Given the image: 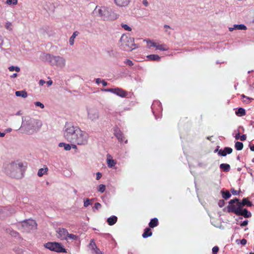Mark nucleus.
I'll use <instances>...</instances> for the list:
<instances>
[{
	"label": "nucleus",
	"mask_w": 254,
	"mask_h": 254,
	"mask_svg": "<svg viewBox=\"0 0 254 254\" xmlns=\"http://www.w3.org/2000/svg\"><path fill=\"white\" fill-rule=\"evenodd\" d=\"M219 167L220 169L225 172H229L231 169L230 165L226 163L221 164Z\"/></svg>",
	"instance_id": "nucleus-21"
},
{
	"label": "nucleus",
	"mask_w": 254,
	"mask_h": 254,
	"mask_svg": "<svg viewBox=\"0 0 254 254\" xmlns=\"http://www.w3.org/2000/svg\"><path fill=\"white\" fill-rule=\"evenodd\" d=\"M247 241L245 239H243L241 240V244L243 245H245L247 244Z\"/></svg>",
	"instance_id": "nucleus-52"
},
{
	"label": "nucleus",
	"mask_w": 254,
	"mask_h": 254,
	"mask_svg": "<svg viewBox=\"0 0 254 254\" xmlns=\"http://www.w3.org/2000/svg\"><path fill=\"white\" fill-rule=\"evenodd\" d=\"M17 209L18 208L11 205L6 207L0 206V215H2L3 216H4L12 214L14 213Z\"/></svg>",
	"instance_id": "nucleus-10"
},
{
	"label": "nucleus",
	"mask_w": 254,
	"mask_h": 254,
	"mask_svg": "<svg viewBox=\"0 0 254 254\" xmlns=\"http://www.w3.org/2000/svg\"><path fill=\"white\" fill-rule=\"evenodd\" d=\"M13 251L15 253V254H22L24 252V250L19 246L14 247L13 248Z\"/></svg>",
	"instance_id": "nucleus-28"
},
{
	"label": "nucleus",
	"mask_w": 254,
	"mask_h": 254,
	"mask_svg": "<svg viewBox=\"0 0 254 254\" xmlns=\"http://www.w3.org/2000/svg\"><path fill=\"white\" fill-rule=\"evenodd\" d=\"M252 202L249 201L248 198H244L241 202L239 201L237 203L236 208H243V207L246 205L252 206Z\"/></svg>",
	"instance_id": "nucleus-16"
},
{
	"label": "nucleus",
	"mask_w": 254,
	"mask_h": 254,
	"mask_svg": "<svg viewBox=\"0 0 254 254\" xmlns=\"http://www.w3.org/2000/svg\"><path fill=\"white\" fill-rule=\"evenodd\" d=\"M107 165L109 168H112L116 164V162L113 159H107Z\"/></svg>",
	"instance_id": "nucleus-31"
},
{
	"label": "nucleus",
	"mask_w": 254,
	"mask_h": 254,
	"mask_svg": "<svg viewBox=\"0 0 254 254\" xmlns=\"http://www.w3.org/2000/svg\"><path fill=\"white\" fill-rule=\"evenodd\" d=\"M17 2V0H7L6 3L7 4H15Z\"/></svg>",
	"instance_id": "nucleus-43"
},
{
	"label": "nucleus",
	"mask_w": 254,
	"mask_h": 254,
	"mask_svg": "<svg viewBox=\"0 0 254 254\" xmlns=\"http://www.w3.org/2000/svg\"><path fill=\"white\" fill-rule=\"evenodd\" d=\"M94 11L104 20H114L118 17V14L115 13L111 8L108 7L96 6Z\"/></svg>",
	"instance_id": "nucleus-4"
},
{
	"label": "nucleus",
	"mask_w": 254,
	"mask_h": 254,
	"mask_svg": "<svg viewBox=\"0 0 254 254\" xmlns=\"http://www.w3.org/2000/svg\"><path fill=\"white\" fill-rule=\"evenodd\" d=\"M233 149L229 147H225L224 149H220L218 152V155L221 156H226L227 154H231L232 152Z\"/></svg>",
	"instance_id": "nucleus-19"
},
{
	"label": "nucleus",
	"mask_w": 254,
	"mask_h": 254,
	"mask_svg": "<svg viewBox=\"0 0 254 254\" xmlns=\"http://www.w3.org/2000/svg\"><path fill=\"white\" fill-rule=\"evenodd\" d=\"M241 96H242L243 98H245L247 99L248 100H251V99H252L251 98H249V97H248L246 96H245V95H244V94H242V95H241Z\"/></svg>",
	"instance_id": "nucleus-62"
},
{
	"label": "nucleus",
	"mask_w": 254,
	"mask_h": 254,
	"mask_svg": "<svg viewBox=\"0 0 254 254\" xmlns=\"http://www.w3.org/2000/svg\"><path fill=\"white\" fill-rule=\"evenodd\" d=\"M147 46L149 48H151L152 47H153V46L152 45V43H155V42H151L150 41H148L147 42Z\"/></svg>",
	"instance_id": "nucleus-53"
},
{
	"label": "nucleus",
	"mask_w": 254,
	"mask_h": 254,
	"mask_svg": "<svg viewBox=\"0 0 254 254\" xmlns=\"http://www.w3.org/2000/svg\"><path fill=\"white\" fill-rule=\"evenodd\" d=\"M236 114L240 117H242L246 114L245 110L242 108H239L237 111H236Z\"/></svg>",
	"instance_id": "nucleus-29"
},
{
	"label": "nucleus",
	"mask_w": 254,
	"mask_h": 254,
	"mask_svg": "<svg viewBox=\"0 0 254 254\" xmlns=\"http://www.w3.org/2000/svg\"><path fill=\"white\" fill-rule=\"evenodd\" d=\"M89 249L91 250L93 254H103L102 252L97 247L94 239L90 240V243L88 246Z\"/></svg>",
	"instance_id": "nucleus-13"
},
{
	"label": "nucleus",
	"mask_w": 254,
	"mask_h": 254,
	"mask_svg": "<svg viewBox=\"0 0 254 254\" xmlns=\"http://www.w3.org/2000/svg\"><path fill=\"white\" fill-rule=\"evenodd\" d=\"M42 123L39 120L29 117H22V124L18 129L27 134H32L37 132L42 127Z\"/></svg>",
	"instance_id": "nucleus-2"
},
{
	"label": "nucleus",
	"mask_w": 254,
	"mask_h": 254,
	"mask_svg": "<svg viewBox=\"0 0 254 254\" xmlns=\"http://www.w3.org/2000/svg\"><path fill=\"white\" fill-rule=\"evenodd\" d=\"M45 247L53 251L58 253H65L66 250L60 243L57 242H48L45 245Z\"/></svg>",
	"instance_id": "nucleus-8"
},
{
	"label": "nucleus",
	"mask_w": 254,
	"mask_h": 254,
	"mask_svg": "<svg viewBox=\"0 0 254 254\" xmlns=\"http://www.w3.org/2000/svg\"><path fill=\"white\" fill-rule=\"evenodd\" d=\"M149 222H151V223L158 222V219L157 218H152L150 220Z\"/></svg>",
	"instance_id": "nucleus-54"
},
{
	"label": "nucleus",
	"mask_w": 254,
	"mask_h": 254,
	"mask_svg": "<svg viewBox=\"0 0 254 254\" xmlns=\"http://www.w3.org/2000/svg\"><path fill=\"white\" fill-rule=\"evenodd\" d=\"M103 90L105 92H111L122 98L126 97L128 94L127 92L119 87L107 88L104 89Z\"/></svg>",
	"instance_id": "nucleus-9"
},
{
	"label": "nucleus",
	"mask_w": 254,
	"mask_h": 254,
	"mask_svg": "<svg viewBox=\"0 0 254 254\" xmlns=\"http://www.w3.org/2000/svg\"><path fill=\"white\" fill-rule=\"evenodd\" d=\"M59 146L60 147H64L65 150H70L71 148V146L69 144H66L64 142H61L59 144Z\"/></svg>",
	"instance_id": "nucleus-30"
},
{
	"label": "nucleus",
	"mask_w": 254,
	"mask_h": 254,
	"mask_svg": "<svg viewBox=\"0 0 254 254\" xmlns=\"http://www.w3.org/2000/svg\"><path fill=\"white\" fill-rule=\"evenodd\" d=\"M114 133L115 136L118 138L120 142H122L124 140L123 134L121 130L117 127H114Z\"/></svg>",
	"instance_id": "nucleus-18"
},
{
	"label": "nucleus",
	"mask_w": 254,
	"mask_h": 254,
	"mask_svg": "<svg viewBox=\"0 0 254 254\" xmlns=\"http://www.w3.org/2000/svg\"><path fill=\"white\" fill-rule=\"evenodd\" d=\"M142 4L145 6H147L148 5V2L147 1V0H143L142 1Z\"/></svg>",
	"instance_id": "nucleus-56"
},
{
	"label": "nucleus",
	"mask_w": 254,
	"mask_h": 254,
	"mask_svg": "<svg viewBox=\"0 0 254 254\" xmlns=\"http://www.w3.org/2000/svg\"><path fill=\"white\" fill-rule=\"evenodd\" d=\"M239 199L237 197H235L234 199H231L229 201V205L228 206L231 205H235L234 203L236 202V204L239 202Z\"/></svg>",
	"instance_id": "nucleus-37"
},
{
	"label": "nucleus",
	"mask_w": 254,
	"mask_h": 254,
	"mask_svg": "<svg viewBox=\"0 0 254 254\" xmlns=\"http://www.w3.org/2000/svg\"><path fill=\"white\" fill-rule=\"evenodd\" d=\"M124 63L128 65L129 66H131L133 65V62L128 59L126 60Z\"/></svg>",
	"instance_id": "nucleus-42"
},
{
	"label": "nucleus",
	"mask_w": 254,
	"mask_h": 254,
	"mask_svg": "<svg viewBox=\"0 0 254 254\" xmlns=\"http://www.w3.org/2000/svg\"><path fill=\"white\" fill-rule=\"evenodd\" d=\"M231 191L233 195H238L239 194V191H237L235 190L234 189L232 188L231 189Z\"/></svg>",
	"instance_id": "nucleus-47"
},
{
	"label": "nucleus",
	"mask_w": 254,
	"mask_h": 254,
	"mask_svg": "<svg viewBox=\"0 0 254 254\" xmlns=\"http://www.w3.org/2000/svg\"><path fill=\"white\" fill-rule=\"evenodd\" d=\"M102 177V174L101 173L98 172L96 173V179L97 180H99Z\"/></svg>",
	"instance_id": "nucleus-51"
},
{
	"label": "nucleus",
	"mask_w": 254,
	"mask_h": 254,
	"mask_svg": "<svg viewBox=\"0 0 254 254\" xmlns=\"http://www.w3.org/2000/svg\"><path fill=\"white\" fill-rule=\"evenodd\" d=\"M7 232L9 233L11 236L14 237H16L18 235V233L13 230H10L9 229Z\"/></svg>",
	"instance_id": "nucleus-39"
},
{
	"label": "nucleus",
	"mask_w": 254,
	"mask_h": 254,
	"mask_svg": "<svg viewBox=\"0 0 254 254\" xmlns=\"http://www.w3.org/2000/svg\"><path fill=\"white\" fill-rule=\"evenodd\" d=\"M48 170V168L47 167L45 168H41L38 170V176L39 177H42L45 173H46Z\"/></svg>",
	"instance_id": "nucleus-32"
},
{
	"label": "nucleus",
	"mask_w": 254,
	"mask_h": 254,
	"mask_svg": "<svg viewBox=\"0 0 254 254\" xmlns=\"http://www.w3.org/2000/svg\"><path fill=\"white\" fill-rule=\"evenodd\" d=\"M88 118L92 121H95L99 118V112L96 109L88 110Z\"/></svg>",
	"instance_id": "nucleus-12"
},
{
	"label": "nucleus",
	"mask_w": 254,
	"mask_h": 254,
	"mask_svg": "<svg viewBox=\"0 0 254 254\" xmlns=\"http://www.w3.org/2000/svg\"><path fill=\"white\" fill-rule=\"evenodd\" d=\"M225 201L223 199H221L218 201V205L220 207H222L225 205Z\"/></svg>",
	"instance_id": "nucleus-45"
},
{
	"label": "nucleus",
	"mask_w": 254,
	"mask_h": 254,
	"mask_svg": "<svg viewBox=\"0 0 254 254\" xmlns=\"http://www.w3.org/2000/svg\"><path fill=\"white\" fill-rule=\"evenodd\" d=\"M34 104H35V106L40 107L42 109H43L44 108V104L40 102H35Z\"/></svg>",
	"instance_id": "nucleus-44"
},
{
	"label": "nucleus",
	"mask_w": 254,
	"mask_h": 254,
	"mask_svg": "<svg viewBox=\"0 0 254 254\" xmlns=\"http://www.w3.org/2000/svg\"><path fill=\"white\" fill-rule=\"evenodd\" d=\"M101 83L103 86H106L107 85V82L105 81L104 80H102Z\"/></svg>",
	"instance_id": "nucleus-59"
},
{
	"label": "nucleus",
	"mask_w": 254,
	"mask_h": 254,
	"mask_svg": "<svg viewBox=\"0 0 254 254\" xmlns=\"http://www.w3.org/2000/svg\"><path fill=\"white\" fill-rule=\"evenodd\" d=\"M147 59L152 61H160L161 57L157 55H150L147 56Z\"/></svg>",
	"instance_id": "nucleus-24"
},
{
	"label": "nucleus",
	"mask_w": 254,
	"mask_h": 254,
	"mask_svg": "<svg viewBox=\"0 0 254 254\" xmlns=\"http://www.w3.org/2000/svg\"><path fill=\"white\" fill-rule=\"evenodd\" d=\"M219 248L218 246H215L212 248V254H217L218 252Z\"/></svg>",
	"instance_id": "nucleus-41"
},
{
	"label": "nucleus",
	"mask_w": 254,
	"mask_h": 254,
	"mask_svg": "<svg viewBox=\"0 0 254 254\" xmlns=\"http://www.w3.org/2000/svg\"><path fill=\"white\" fill-rule=\"evenodd\" d=\"M79 33L77 31H75L73 32L72 36L70 37L69 40V43L70 45H73L74 44V39L77 36L79 35Z\"/></svg>",
	"instance_id": "nucleus-22"
},
{
	"label": "nucleus",
	"mask_w": 254,
	"mask_h": 254,
	"mask_svg": "<svg viewBox=\"0 0 254 254\" xmlns=\"http://www.w3.org/2000/svg\"><path fill=\"white\" fill-rule=\"evenodd\" d=\"M158 223H149V228H146L144 229V233L142 234V237L144 238H146L152 235V233L151 231V228H153L157 226Z\"/></svg>",
	"instance_id": "nucleus-15"
},
{
	"label": "nucleus",
	"mask_w": 254,
	"mask_h": 254,
	"mask_svg": "<svg viewBox=\"0 0 254 254\" xmlns=\"http://www.w3.org/2000/svg\"><path fill=\"white\" fill-rule=\"evenodd\" d=\"M152 45L153 46V47H155L157 50H159L163 51H165L168 50V48L163 47L164 45H159L157 43H152Z\"/></svg>",
	"instance_id": "nucleus-27"
},
{
	"label": "nucleus",
	"mask_w": 254,
	"mask_h": 254,
	"mask_svg": "<svg viewBox=\"0 0 254 254\" xmlns=\"http://www.w3.org/2000/svg\"><path fill=\"white\" fill-rule=\"evenodd\" d=\"M151 109L155 118L157 119V114L162 111L161 103L159 101H154L152 104Z\"/></svg>",
	"instance_id": "nucleus-11"
},
{
	"label": "nucleus",
	"mask_w": 254,
	"mask_h": 254,
	"mask_svg": "<svg viewBox=\"0 0 254 254\" xmlns=\"http://www.w3.org/2000/svg\"><path fill=\"white\" fill-rule=\"evenodd\" d=\"M250 149L251 151H254V144L251 146H250Z\"/></svg>",
	"instance_id": "nucleus-64"
},
{
	"label": "nucleus",
	"mask_w": 254,
	"mask_h": 254,
	"mask_svg": "<svg viewBox=\"0 0 254 254\" xmlns=\"http://www.w3.org/2000/svg\"><path fill=\"white\" fill-rule=\"evenodd\" d=\"M118 218L116 216H112L108 218L107 222H117Z\"/></svg>",
	"instance_id": "nucleus-35"
},
{
	"label": "nucleus",
	"mask_w": 254,
	"mask_h": 254,
	"mask_svg": "<svg viewBox=\"0 0 254 254\" xmlns=\"http://www.w3.org/2000/svg\"><path fill=\"white\" fill-rule=\"evenodd\" d=\"M95 81H96V83L97 84H99L100 83H101L102 79L98 78L95 79Z\"/></svg>",
	"instance_id": "nucleus-58"
},
{
	"label": "nucleus",
	"mask_w": 254,
	"mask_h": 254,
	"mask_svg": "<svg viewBox=\"0 0 254 254\" xmlns=\"http://www.w3.org/2000/svg\"><path fill=\"white\" fill-rule=\"evenodd\" d=\"M227 209L228 212H233L237 216H243L245 218H249L252 216L251 213L247 209L236 208V205L228 206Z\"/></svg>",
	"instance_id": "nucleus-7"
},
{
	"label": "nucleus",
	"mask_w": 254,
	"mask_h": 254,
	"mask_svg": "<svg viewBox=\"0 0 254 254\" xmlns=\"http://www.w3.org/2000/svg\"><path fill=\"white\" fill-rule=\"evenodd\" d=\"M53 83V81L52 80H49L47 82V84H48V86H49L51 85Z\"/></svg>",
	"instance_id": "nucleus-60"
},
{
	"label": "nucleus",
	"mask_w": 254,
	"mask_h": 254,
	"mask_svg": "<svg viewBox=\"0 0 254 254\" xmlns=\"http://www.w3.org/2000/svg\"><path fill=\"white\" fill-rule=\"evenodd\" d=\"M105 186L104 185H100L99 186L98 191L101 192H103L105 190Z\"/></svg>",
	"instance_id": "nucleus-40"
},
{
	"label": "nucleus",
	"mask_w": 254,
	"mask_h": 254,
	"mask_svg": "<svg viewBox=\"0 0 254 254\" xmlns=\"http://www.w3.org/2000/svg\"><path fill=\"white\" fill-rule=\"evenodd\" d=\"M240 133H237L235 136L236 139H239L240 138Z\"/></svg>",
	"instance_id": "nucleus-61"
},
{
	"label": "nucleus",
	"mask_w": 254,
	"mask_h": 254,
	"mask_svg": "<svg viewBox=\"0 0 254 254\" xmlns=\"http://www.w3.org/2000/svg\"><path fill=\"white\" fill-rule=\"evenodd\" d=\"M58 235L57 237L62 240L66 239L67 236L68 235V232L67 230L64 228H59L57 231Z\"/></svg>",
	"instance_id": "nucleus-17"
},
{
	"label": "nucleus",
	"mask_w": 254,
	"mask_h": 254,
	"mask_svg": "<svg viewBox=\"0 0 254 254\" xmlns=\"http://www.w3.org/2000/svg\"><path fill=\"white\" fill-rule=\"evenodd\" d=\"M65 240H73V241H79V237L76 235H74L72 234H68L67 236V238Z\"/></svg>",
	"instance_id": "nucleus-25"
},
{
	"label": "nucleus",
	"mask_w": 254,
	"mask_h": 254,
	"mask_svg": "<svg viewBox=\"0 0 254 254\" xmlns=\"http://www.w3.org/2000/svg\"><path fill=\"white\" fill-rule=\"evenodd\" d=\"M90 200L88 198H87L85 201L84 202V207H87L90 204Z\"/></svg>",
	"instance_id": "nucleus-49"
},
{
	"label": "nucleus",
	"mask_w": 254,
	"mask_h": 254,
	"mask_svg": "<svg viewBox=\"0 0 254 254\" xmlns=\"http://www.w3.org/2000/svg\"><path fill=\"white\" fill-rule=\"evenodd\" d=\"M8 69L10 71H13L14 70H15L17 72H19L20 70V69L18 66H10L8 67Z\"/></svg>",
	"instance_id": "nucleus-36"
},
{
	"label": "nucleus",
	"mask_w": 254,
	"mask_h": 254,
	"mask_svg": "<svg viewBox=\"0 0 254 254\" xmlns=\"http://www.w3.org/2000/svg\"><path fill=\"white\" fill-rule=\"evenodd\" d=\"M45 81L43 80V79H41L40 80L39 82V84L40 85H43L45 83Z\"/></svg>",
	"instance_id": "nucleus-57"
},
{
	"label": "nucleus",
	"mask_w": 254,
	"mask_h": 254,
	"mask_svg": "<svg viewBox=\"0 0 254 254\" xmlns=\"http://www.w3.org/2000/svg\"><path fill=\"white\" fill-rule=\"evenodd\" d=\"M15 95L17 97H21L25 98L27 97V93L24 90L17 91L15 92Z\"/></svg>",
	"instance_id": "nucleus-23"
},
{
	"label": "nucleus",
	"mask_w": 254,
	"mask_h": 254,
	"mask_svg": "<svg viewBox=\"0 0 254 254\" xmlns=\"http://www.w3.org/2000/svg\"><path fill=\"white\" fill-rule=\"evenodd\" d=\"M120 41L122 43V46H123V48L126 50L131 51L138 47L134 43V40L133 38L122 35L120 38Z\"/></svg>",
	"instance_id": "nucleus-6"
},
{
	"label": "nucleus",
	"mask_w": 254,
	"mask_h": 254,
	"mask_svg": "<svg viewBox=\"0 0 254 254\" xmlns=\"http://www.w3.org/2000/svg\"><path fill=\"white\" fill-rule=\"evenodd\" d=\"M116 4L120 7H125L130 2V0H114Z\"/></svg>",
	"instance_id": "nucleus-20"
},
{
	"label": "nucleus",
	"mask_w": 254,
	"mask_h": 254,
	"mask_svg": "<svg viewBox=\"0 0 254 254\" xmlns=\"http://www.w3.org/2000/svg\"><path fill=\"white\" fill-rule=\"evenodd\" d=\"M42 58L44 61L49 63L52 65L63 68L65 65V60L62 57L44 53Z\"/></svg>",
	"instance_id": "nucleus-5"
},
{
	"label": "nucleus",
	"mask_w": 254,
	"mask_h": 254,
	"mask_svg": "<svg viewBox=\"0 0 254 254\" xmlns=\"http://www.w3.org/2000/svg\"><path fill=\"white\" fill-rule=\"evenodd\" d=\"M5 28L8 30H11V23L10 22H6L5 23Z\"/></svg>",
	"instance_id": "nucleus-48"
},
{
	"label": "nucleus",
	"mask_w": 254,
	"mask_h": 254,
	"mask_svg": "<svg viewBox=\"0 0 254 254\" xmlns=\"http://www.w3.org/2000/svg\"><path fill=\"white\" fill-rule=\"evenodd\" d=\"M22 114L21 111H18L16 114L15 115L16 116H20Z\"/></svg>",
	"instance_id": "nucleus-63"
},
{
	"label": "nucleus",
	"mask_w": 254,
	"mask_h": 254,
	"mask_svg": "<svg viewBox=\"0 0 254 254\" xmlns=\"http://www.w3.org/2000/svg\"><path fill=\"white\" fill-rule=\"evenodd\" d=\"M101 206V205L100 203L99 202H96L95 203V205L93 207V209H98L99 208H100Z\"/></svg>",
	"instance_id": "nucleus-46"
},
{
	"label": "nucleus",
	"mask_w": 254,
	"mask_h": 254,
	"mask_svg": "<svg viewBox=\"0 0 254 254\" xmlns=\"http://www.w3.org/2000/svg\"><path fill=\"white\" fill-rule=\"evenodd\" d=\"M246 138H247L246 135L243 134L242 135L240 136V139L241 141H245L246 139Z\"/></svg>",
	"instance_id": "nucleus-50"
},
{
	"label": "nucleus",
	"mask_w": 254,
	"mask_h": 254,
	"mask_svg": "<svg viewBox=\"0 0 254 254\" xmlns=\"http://www.w3.org/2000/svg\"><path fill=\"white\" fill-rule=\"evenodd\" d=\"M234 28H235V29H237V30H246L247 27L244 24H235Z\"/></svg>",
	"instance_id": "nucleus-34"
},
{
	"label": "nucleus",
	"mask_w": 254,
	"mask_h": 254,
	"mask_svg": "<svg viewBox=\"0 0 254 254\" xmlns=\"http://www.w3.org/2000/svg\"><path fill=\"white\" fill-rule=\"evenodd\" d=\"M21 223L20 230L23 232H29L33 226L36 227L37 223Z\"/></svg>",
	"instance_id": "nucleus-14"
},
{
	"label": "nucleus",
	"mask_w": 254,
	"mask_h": 254,
	"mask_svg": "<svg viewBox=\"0 0 254 254\" xmlns=\"http://www.w3.org/2000/svg\"><path fill=\"white\" fill-rule=\"evenodd\" d=\"M214 226L216 227H217V228H219L220 229L223 228V227H222V225H221V223H215L214 224Z\"/></svg>",
	"instance_id": "nucleus-55"
},
{
	"label": "nucleus",
	"mask_w": 254,
	"mask_h": 254,
	"mask_svg": "<svg viewBox=\"0 0 254 254\" xmlns=\"http://www.w3.org/2000/svg\"><path fill=\"white\" fill-rule=\"evenodd\" d=\"M4 172L10 177L21 179L23 177L25 167L23 164L18 162L5 163L3 166Z\"/></svg>",
	"instance_id": "nucleus-3"
},
{
	"label": "nucleus",
	"mask_w": 254,
	"mask_h": 254,
	"mask_svg": "<svg viewBox=\"0 0 254 254\" xmlns=\"http://www.w3.org/2000/svg\"><path fill=\"white\" fill-rule=\"evenodd\" d=\"M121 27L124 28L125 30L130 31L131 30V28L127 24L122 23Z\"/></svg>",
	"instance_id": "nucleus-38"
},
{
	"label": "nucleus",
	"mask_w": 254,
	"mask_h": 254,
	"mask_svg": "<svg viewBox=\"0 0 254 254\" xmlns=\"http://www.w3.org/2000/svg\"><path fill=\"white\" fill-rule=\"evenodd\" d=\"M64 128V135L67 141L79 145L87 144L89 136L85 131L81 130L77 127H74L68 124L65 125Z\"/></svg>",
	"instance_id": "nucleus-1"
},
{
	"label": "nucleus",
	"mask_w": 254,
	"mask_h": 254,
	"mask_svg": "<svg viewBox=\"0 0 254 254\" xmlns=\"http://www.w3.org/2000/svg\"><path fill=\"white\" fill-rule=\"evenodd\" d=\"M221 193L222 194V197L225 199H228L231 196V193L228 190L225 191L224 190H222L221 191Z\"/></svg>",
	"instance_id": "nucleus-26"
},
{
	"label": "nucleus",
	"mask_w": 254,
	"mask_h": 254,
	"mask_svg": "<svg viewBox=\"0 0 254 254\" xmlns=\"http://www.w3.org/2000/svg\"><path fill=\"white\" fill-rule=\"evenodd\" d=\"M243 143L241 142L237 141L235 143V147L237 150H241L243 148Z\"/></svg>",
	"instance_id": "nucleus-33"
}]
</instances>
